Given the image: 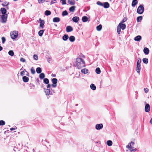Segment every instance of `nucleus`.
I'll use <instances>...</instances> for the list:
<instances>
[{"mask_svg": "<svg viewBox=\"0 0 152 152\" xmlns=\"http://www.w3.org/2000/svg\"><path fill=\"white\" fill-rule=\"evenodd\" d=\"M76 66L79 69L86 66L84 61L80 58H76Z\"/></svg>", "mask_w": 152, "mask_h": 152, "instance_id": "1", "label": "nucleus"}, {"mask_svg": "<svg viewBox=\"0 0 152 152\" xmlns=\"http://www.w3.org/2000/svg\"><path fill=\"white\" fill-rule=\"evenodd\" d=\"M134 142L132 141L129 143L127 145H126V148H128L129 150L130 151V152H135V151L137 150V149L136 148H134Z\"/></svg>", "mask_w": 152, "mask_h": 152, "instance_id": "2", "label": "nucleus"}, {"mask_svg": "<svg viewBox=\"0 0 152 152\" xmlns=\"http://www.w3.org/2000/svg\"><path fill=\"white\" fill-rule=\"evenodd\" d=\"M144 10V5L143 4H141L138 7L137 10V13L140 14H141L143 12Z\"/></svg>", "mask_w": 152, "mask_h": 152, "instance_id": "3", "label": "nucleus"}, {"mask_svg": "<svg viewBox=\"0 0 152 152\" xmlns=\"http://www.w3.org/2000/svg\"><path fill=\"white\" fill-rule=\"evenodd\" d=\"M141 60L140 58H138V60L137 62L136 71L138 73H139V74L140 72V70L141 69Z\"/></svg>", "mask_w": 152, "mask_h": 152, "instance_id": "4", "label": "nucleus"}, {"mask_svg": "<svg viewBox=\"0 0 152 152\" xmlns=\"http://www.w3.org/2000/svg\"><path fill=\"white\" fill-rule=\"evenodd\" d=\"M45 92L46 95H52L55 93L54 91L51 88L50 89L45 90Z\"/></svg>", "mask_w": 152, "mask_h": 152, "instance_id": "5", "label": "nucleus"}, {"mask_svg": "<svg viewBox=\"0 0 152 152\" xmlns=\"http://www.w3.org/2000/svg\"><path fill=\"white\" fill-rule=\"evenodd\" d=\"M11 37L13 39H14L17 38L18 36V32L16 31H14L10 33Z\"/></svg>", "mask_w": 152, "mask_h": 152, "instance_id": "6", "label": "nucleus"}, {"mask_svg": "<svg viewBox=\"0 0 152 152\" xmlns=\"http://www.w3.org/2000/svg\"><path fill=\"white\" fill-rule=\"evenodd\" d=\"M52 82L53 83V84L51 85L52 87L53 88H56L57 86V79L56 78H53L52 79Z\"/></svg>", "mask_w": 152, "mask_h": 152, "instance_id": "7", "label": "nucleus"}, {"mask_svg": "<svg viewBox=\"0 0 152 152\" xmlns=\"http://www.w3.org/2000/svg\"><path fill=\"white\" fill-rule=\"evenodd\" d=\"M103 127L102 124H97L95 126V128L97 130H100L102 129Z\"/></svg>", "mask_w": 152, "mask_h": 152, "instance_id": "8", "label": "nucleus"}, {"mask_svg": "<svg viewBox=\"0 0 152 152\" xmlns=\"http://www.w3.org/2000/svg\"><path fill=\"white\" fill-rule=\"evenodd\" d=\"M7 16V14L3 15L1 16V18L2 20V22L3 23H5L6 22Z\"/></svg>", "mask_w": 152, "mask_h": 152, "instance_id": "9", "label": "nucleus"}, {"mask_svg": "<svg viewBox=\"0 0 152 152\" xmlns=\"http://www.w3.org/2000/svg\"><path fill=\"white\" fill-rule=\"evenodd\" d=\"M39 20L40 21L39 26L41 28L43 29L44 28L45 22L43 20H42L41 18H39Z\"/></svg>", "mask_w": 152, "mask_h": 152, "instance_id": "10", "label": "nucleus"}, {"mask_svg": "<svg viewBox=\"0 0 152 152\" xmlns=\"http://www.w3.org/2000/svg\"><path fill=\"white\" fill-rule=\"evenodd\" d=\"M73 30V28L70 26H67L66 27V31L67 32H71Z\"/></svg>", "mask_w": 152, "mask_h": 152, "instance_id": "11", "label": "nucleus"}, {"mask_svg": "<svg viewBox=\"0 0 152 152\" xmlns=\"http://www.w3.org/2000/svg\"><path fill=\"white\" fill-rule=\"evenodd\" d=\"M145 111L146 112H148L150 109V106L148 104H146L145 106Z\"/></svg>", "mask_w": 152, "mask_h": 152, "instance_id": "12", "label": "nucleus"}, {"mask_svg": "<svg viewBox=\"0 0 152 152\" xmlns=\"http://www.w3.org/2000/svg\"><path fill=\"white\" fill-rule=\"evenodd\" d=\"M118 26L122 30L126 28V25L125 24H123V23H120L119 24Z\"/></svg>", "mask_w": 152, "mask_h": 152, "instance_id": "13", "label": "nucleus"}, {"mask_svg": "<svg viewBox=\"0 0 152 152\" xmlns=\"http://www.w3.org/2000/svg\"><path fill=\"white\" fill-rule=\"evenodd\" d=\"M79 20V18L78 17L75 16L73 17L72 18V21L75 23L77 22Z\"/></svg>", "mask_w": 152, "mask_h": 152, "instance_id": "14", "label": "nucleus"}, {"mask_svg": "<svg viewBox=\"0 0 152 152\" xmlns=\"http://www.w3.org/2000/svg\"><path fill=\"white\" fill-rule=\"evenodd\" d=\"M103 6L104 8H107L110 7V4L107 2H105L103 3Z\"/></svg>", "mask_w": 152, "mask_h": 152, "instance_id": "15", "label": "nucleus"}, {"mask_svg": "<svg viewBox=\"0 0 152 152\" xmlns=\"http://www.w3.org/2000/svg\"><path fill=\"white\" fill-rule=\"evenodd\" d=\"M143 52L145 54L148 55L149 53V50L148 48H145L143 49Z\"/></svg>", "mask_w": 152, "mask_h": 152, "instance_id": "16", "label": "nucleus"}, {"mask_svg": "<svg viewBox=\"0 0 152 152\" xmlns=\"http://www.w3.org/2000/svg\"><path fill=\"white\" fill-rule=\"evenodd\" d=\"M138 1L137 0H133L132 4V7H134L137 4Z\"/></svg>", "mask_w": 152, "mask_h": 152, "instance_id": "17", "label": "nucleus"}, {"mask_svg": "<svg viewBox=\"0 0 152 152\" xmlns=\"http://www.w3.org/2000/svg\"><path fill=\"white\" fill-rule=\"evenodd\" d=\"M141 37L140 35H138L134 38V40L136 41H140L141 39Z\"/></svg>", "mask_w": 152, "mask_h": 152, "instance_id": "18", "label": "nucleus"}, {"mask_svg": "<svg viewBox=\"0 0 152 152\" xmlns=\"http://www.w3.org/2000/svg\"><path fill=\"white\" fill-rule=\"evenodd\" d=\"M60 20L59 18L58 17H55L53 19V22H58Z\"/></svg>", "mask_w": 152, "mask_h": 152, "instance_id": "19", "label": "nucleus"}, {"mask_svg": "<svg viewBox=\"0 0 152 152\" xmlns=\"http://www.w3.org/2000/svg\"><path fill=\"white\" fill-rule=\"evenodd\" d=\"M0 11L3 15L6 14V13L7 12V10L5 8H1V9Z\"/></svg>", "mask_w": 152, "mask_h": 152, "instance_id": "20", "label": "nucleus"}, {"mask_svg": "<svg viewBox=\"0 0 152 152\" xmlns=\"http://www.w3.org/2000/svg\"><path fill=\"white\" fill-rule=\"evenodd\" d=\"M29 78L26 76H24L23 77V80L24 82H27L28 81Z\"/></svg>", "mask_w": 152, "mask_h": 152, "instance_id": "21", "label": "nucleus"}, {"mask_svg": "<svg viewBox=\"0 0 152 152\" xmlns=\"http://www.w3.org/2000/svg\"><path fill=\"white\" fill-rule=\"evenodd\" d=\"M69 39L70 42H73L75 41V38L74 36H71L69 37Z\"/></svg>", "mask_w": 152, "mask_h": 152, "instance_id": "22", "label": "nucleus"}, {"mask_svg": "<svg viewBox=\"0 0 152 152\" xmlns=\"http://www.w3.org/2000/svg\"><path fill=\"white\" fill-rule=\"evenodd\" d=\"M69 38V36L67 34H64L62 37V39L64 41H66Z\"/></svg>", "mask_w": 152, "mask_h": 152, "instance_id": "23", "label": "nucleus"}, {"mask_svg": "<svg viewBox=\"0 0 152 152\" xmlns=\"http://www.w3.org/2000/svg\"><path fill=\"white\" fill-rule=\"evenodd\" d=\"M81 72L83 73L86 74L88 73V69L85 68L82 69Z\"/></svg>", "mask_w": 152, "mask_h": 152, "instance_id": "24", "label": "nucleus"}, {"mask_svg": "<svg viewBox=\"0 0 152 152\" xmlns=\"http://www.w3.org/2000/svg\"><path fill=\"white\" fill-rule=\"evenodd\" d=\"M68 3L71 5H74L75 4V2L74 0H68Z\"/></svg>", "mask_w": 152, "mask_h": 152, "instance_id": "25", "label": "nucleus"}, {"mask_svg": "<svg viewBox=\"0 0 152 152\" xmlns=\"http://www.w3.org/2000/svg\"><path fill=\"white\" fill-rule=\"evenodd\" d=\"M88 18L86 16H83L82 18V20L83 22H86L88 20Z\"/></svg>", "mask_w": 152, "mask_h": 152, "instance_id": "26", "label": "nucleus"}, {"mask_svg": "<svg viewBox=\"0 0 152 152\" xmlns=\"http://www.w3.org/2000/svg\"><path fill=\"white\" fill-rule=\"evenodd\" d=\"M90 87L93 90H95L96 89V86H95L94 84H91Z\"/></svg>", "mask_w": 152, "mask_h": 152, "instance_id": "27", "label": "nucleus"}, {"mask_svg": "<svg viewBox=\"0 0 152 152\" xmlns=\"http://www.w3.org/2000/svg\"><path fill=\"white\" fill-rule=\"evenodd\" d=\"M39 78L42 79L45 77V75L44 73H41L39 75Z\"/></svg>", "mask_w": 152, "mask_h": 152, "instance_id": "28", "label": "nucleus"}, {"mask_svg": "<svg viewBox=\"0 0 152 152\" xmlns=\"http://www.w3.org/2000/svg\"><path fill=\"white\" fill-rule=\"evenodd\" d=\"M107 145L108 146H111L112 145L113 142L112 141L110 140H108L107 142Z\"/></svg>", "mask_w": 152, "mask_h": 152, "instance_id": "29", "label": "nucleus"}, {"mask_svg": "<svg viewBox=\"0 0 152 152\" xmlns=\"http://www.w3.org/2000/svg\"><path fill=\"white\" fill-rule=\"evenodd\" d=\"M102 25L100 24L96 27V30L98 31H100L102 29Z\"/></svg>", "mask_w": 152, "mask_h": 152, "instance_id": "30", "label": "nucleus"}, {"mask_svg": "<svg viewBox=\"0 0 152 152\" xmlns=\"http://www.w3.org/2000/svg\"><path fill=\"white\" fill-rule=\"evenodd\" d=\"M36 72L38 73H40L42 72L41 69L40 67H38L36 69Z\"/></svg>", "mask_w": 152, "mask_h": 152, "instance_id": "31", "label": "nucleus"}, {"mask_svg": "<svg viewBox=\"0 0 152 152\" xmlns=\"http://www.w3.org/2000/svg\"><path fill=\"white\" fill-rule=\"evenodd\" d=\"M44 31L43 30H40L38 32L39 35L40 36L42 37Z\"/></svg>", "mask_w": 152, "mask_h": 152, "instance_id": "32", "label": "nucleus"}, {"mask_svg": "<svg viewBox=\"0 0 152 152\" xmlns=\"http://www.w3.org/2000/svg\"><path fill=\"white\" fill-rule=\"evenodd\" d=\"M75 6H73L69 8V10L71 12H73L75 10Z\"/></svg>", "mask_w": 152, "mask_h": 152, "instance_id": "33", "label": "nucleus"}, {"mask_svg": "<svg viewBox=\"0 0 152 152\" xmlns=\"http://www.w3.org/2000/svg\"><path fill=\"white\" fill-rule=\"evenodd\" d=\"M44 82L46 84H48L49 83V80L47 78H45L43 80Z\"/></svg>", "mask_w": 152, "mask_h": 152, "instance_id": "34", "label": "nucleus"}, {"mask_svg": "<svg viewBox=\"0 0 152 152\" xmlns=\"http://www.w3.org/2000/svg\"><path fill=\"white\" fill-rule=\"evenodd\" d=\"M51 12L50 11L46 10L45 12V15L48 16L51 14Z\"/></svg>", "mask_w": 152, "mask_h": 152, "instance_id": "35", "label": "nucleus"}, {"mask_svg": "<svg viewBox=\"0 0 152 152\" xmlns=\"http://www.w3.org/2000/svg\"><path fill=\"white\" fill-rule=\"evenodd\" d=\"M95 71L97 74H99L101 72L100 69L99 67L97 68L96 69Z\"/></svg>", "mask_w": 152, "mask_h": 152, "instance_id": "36", "label": "nucleus"}, {"mask_svg": "<svg viewBox=\"0 0 152 152\" xmlns=\"http://www.w3.org/2000/svg\"><path fill=\"white\" fill-rule=\"evenodd\" d=\"M142 61L143 63L146 64H147L148 62V59L146 58H143L142 59Z\"/></svg>", "mask_w": 152, "mask_h": 152, "instance_id": "37", "label": "nucleus"}, {"mask_svg": "<svg viewBox=\"0 0 152 152\" xmlns=\"http://www.w3.org/2000/svg\"><path fill=\"white\" fill-rule=\"evenodd\" d=\"M8 54L11 56H13L14 55V53L12 50H10L8 52Z\"/></svg>", "mask_w": 152, "mask_h": 152, "instance_id": "38", "label": "nucleus"}, {"mask_svg": "<svg viewBox=\"0 0 152 152\" xmlns=\"http://www.w3.org/2000/svg\"><path fill=\"white\" fill-rule=\"evenodd\" d=\"M142 16H140L137 18V21L138 22H139L140 20H142Z\"/></svg>", "mask_w": 152, "mask_h": 152, "instance_id": "39", "label": "nucleus"}, {"mask_svg": "<svg viewBox=\"0 0 152 152\" xmlns=\"http://www.w3.org/2000/svg\"><path fill=\"white\" fill-rule=\"evenodd\" d=\"M68 13L66 10H65L62 13V15L63 16H66L67 15Z\"/></svg>", "mask_w": 152, "mask_h": 152, "instance_id": "40", "label": "nucleus"}, {"mask_svg": "<svg viewBox=\"0 0 152 152\" xmlns=\"http://www.w3.org/2000/svg\"><path fill=\"white\" fill-rule=\"evenodd\" d=\"M9 4V3L7 1H5L4 3L2 4V5L3 7L8 5Z\"/></svg>", "mask_w": 152, "mask_h": 152, "instance_id": "41", "label": "nucleus"}, {"mask_svg": "<svg viewBox=\"0 0 152 152\" xmlns=\"http://www.w3.org/2000/svg\"><path fill=\"white\" fill-rule=\"evenodd\" d=\"M121 28L118 26L117 27V32L118 34H119L120 33Z\"/></svg>", "mask_w": 152, "mask_h": 152, "instance_id": "42", "label": "nucleus"}, {"mask_svg": "<svg viewBox=\"0 0 152 152\" xmlns=\"http://www.w3.org/2000/svg\"><path fill=\"white\" fill-rule=\"evenodd\" d=\"M5 122L3 120L0 121V126H3L5 124Z\"/></svg>", "mask_w": 152, "mask_h": 152, "instance_id": "43", "label": "nucleus"}, {"mask_svg": "<svg viewBox=\"0 0 152 152\" xmlns=\"http://www.w3.org/2000/svg\"><path fill=\"white\" fill-rule=\"evenodd\" d=\"M96 4L98 5H99L101 6H103V3H102L100 1H98L96 2Z\"/></svg>", "mask_w": 152, "mask_h": 152, "instance_id": "44", "label": "nucleus"}, {"mask_svg": "<svg viewBox=\"0 0 152 152\" xmlns=\"http://www.w3.org/2000/svg\"><path fill=\"white\" fill-rule=\"evenodd\" d=\"M31 73L32 74H34L35 73V70L34 69L33 67H32L31 69Z\"/></svg>", "mask_w": 152, "mask_h": 152, "instance_id": "45", "label": "nucleus"}, {"mask_svg": "<svg viewBox=\"0 0 152 152\" xmlns=\"http://www.w3.org/2000/svg\"><path fill=\"white\" fill-rule=\"evenodd\" d=\"M33 58L35 60H38V56L36 55H34L33 56Z\"/></svg>", "mask_w": 152, "mask_h": 152, "instance_id": "46", "label": "nucleus"}, {"mask_svg": "<svg viewBox=\"0 0 152 152\" xmlns=\"http://www.w3.org/2000/svg\"><path fill=\"white\" fill-rule=\"evenodd\" d=\"M2 43L3 44H4L6 41V39L4 37H3L1 38Z\"/></svg>", "mask_w": 152, "mask_h": 152, "instance_id": "47", "label": "nucleus"}, {"mask_svg": "<svg viewBox=\"0 0 152 152\" xmlns=\"http://www.w3.org/2000/svg\"><path fill=\"white\" fill-rule=\"evenodd\" d=\"M52 86L51 85L48 84L47 86V89H50V87Z\"/></svg>", "mask_w": 152, "mask_h": 152, "instance_id": "48", "label": "nucleus"}, {"mask_svg": "<svg viewBox=\"0 0 152 152\" xmlns=\"http://www.w3.org/2000/svg\"><path fill=\"white\" fill-rule=\"evenodd\" d=\"M20 61L23 62H24L26 61V60L23 58H20Z\"/></svg>", "mask_w": 152, "mask_h": 152, "instance_id": "49", "label": "nucleus"}, {"mask_svg": "<svg viewBox=\"0 0 152 152\" xmlns=\"http://www.w3.org/2000/svg\"><path fill=\"white\" fill-rule=\"evenodd\" d=\"M61 1H62V4H66V0H61Z\"/></svg>", "mask_w": 152, "mask_h": 152, "instance_id": "50", "label": "nucleus"}, {"mask_svg": "<svg viewBox=\"0 0 152 152\" xmlns=\"http://www.w3.org/2000/svg\"><path fill=\"white\" fill-rule=\"evenodd\" d=\"M17 128L16 126H15L14 128H11L10 129V130L11 131H13L14 130H15L17 129Z\"/></svg>", "mask_w": 152, "mask_h": 152, "instance_id": "51", "label": "nucleus"}, {"mask_svg": "<svg viewBox=\"0 0 152 152\" xmlns=\"http://www.w3.org/2000/svg\"><path fill=\"white\" fill-rule=\"evenodd\" d=\"M38 2L39 3H42L44 2L45 0H38Z\"/></svg>", "mask_w": 152, "mask_h": 152, "instance_id": "52", "label": "nucleus"}, {"mask_svg": "<svg viewBox=\"0 0 152 152\" xmlns=\"http://www.w3.org/2000/svg\"><path fill=\"white\" fill-rule=\"evenodd\" d=\"M20 75L21 76H23L25 75L24 71H23L20 72Z\"/></svg>", "mask_w": 152, "mask_h": 152, "instance_id": "53", "label": "nucleus"}, {"mask_svg": "<svg viewBox=\"0 0 152 152\" xmlns=\"http://www.w3.org/2000/svg\"><path fill=\"white\" fill-rule=\"evenodd\" d=\"M144 90L145 93H147L148 92L149 90L148 88H144Z\"/></svg>", "mask_w": 152, "mask_h": 152, "instance_id": "54", "label": "nucleus"}, {"mask_svg": "<svg viewBox=\"0 0 152 152\" xmlns=\"http://www.w3.org/2000/svg\"><path fill=\"white\" fill-rule=\"evenodd\" d=\"M127 20V19L126 18H124L123 20H122V21L121 22L122 23H124Z\"/></svg>", "mask_w": 152, "mask_h": 152, "instance_id": "55", "label": "nucleus"}, {"mask_svg": "<svg viewBox=\"0 0 152 152\" xmlns=\"http://www.w3.org/2000/svg\"><path fill=\"white\" fill-rule=\"evenodd\" d=\"M51 76L53 77H56V75L55 74H52L51 75Z\"/></svg>", "mask_w": 152, "mask_h": 152, "instance_id": "56", "label": "nucleus"}, {"mask_svg": "<svg viewBox=\"0 0 152 152\" xmlns=\"http://www.w3.org/2000/svg\"><path fill=\"white\" fill-rule=\"evenodd\" d=\"M24 70H25L26 72H27V74H26V75H27V76H28V75H29V73H28V72L27 71H26L25 69H24Z\"/></svg>", "mask_w": 152, "mask_h": 152, "instance_id": "57", "label": "nucleus"}, {"mask_svg": "<svg viewBox=\"0 0 152 152\" xmlns=\"http://www.w3.org/2000/svg\"><path fill=\"white\" fill-rule=\"evenodd\" d=\"M37 82H39V79H37Z\"/></svg>", "mask_w": 152, "mask_h": 152, "instance_id": "58", "label": "nucleus"}, {"mask_svg": "<svg viewBox=\"0 0 152 152\" xmlns=\"http://www.w3.org/2000/svg\"><path fill=\"white\" fill-rule=\"evenodd\" d=\"M78 105V104H77L75 105V106H77Z\"/></svg>", "mask_w": 152, "mask_h": 152, "instance_id": "59", "label": "nucleus"}, {"mask_svg": "<svg viewBox=\"0 0 152 152\" xmlns=\"http://www.w3.org/2000/svg\"><path fill=\"white\" fill-rule=\"evenodd\" d=\"M52 3H53V2H52V1H51V4H52Z\"/></svg>", "mask_w": 152, "mask_h": 152, "instance_id": "60", "label": "nucleus"}, {"mask_svg": "<svg viewBox=\"0 0 152 152\" xmlns=\"http://www.w3.org/2000/svg\"><path fill=\"white\" fill-rule=\"evenodd\" d=\"M34 149H33V151L34 152Z\"/></svg>", "mask_w": 152, "mask_h": 152, "instance_id": "61", "label": "nucleus"}, {"mask_svg": "<svg viewBox=\"0 0 152 152\" xmlns=\"http://www.w3.org/2000/svg\"><path fill=\"white\" fill-rule=\"evenodd\" d=\"M83 57L84 58V56L83 55Z\"/></svg>", "mask_w": 152, "mask_h": 152, "instance_id": "62", "label": "nucleus"}, {"mask_svg": "<svg viewBox=\"0 0 152 152\" xmlns=\"http://www.w3.org/2000/svg\"><path fill=\"white\" fill-rule=\"evenodd\" d=\"M14 1H17L18 0H13Z\"/></svg>", "mask_w": 152, "mask_h": 152, "instance_id": "63", "label": "nucleus"}, {"mask_svg": "<svg viewBox=\"0 0 152 152\" xmlns=\"http://www.w3.org/2000/svg\"><path fill=\"white\" fill-rule=\"evenodd\" d=\"M109 1H112V0H109Z\"/></svg>", "mask_w": 152, "mask_h": 152, "instance_id": "64", "label": "nucleus"}]
</instances>
